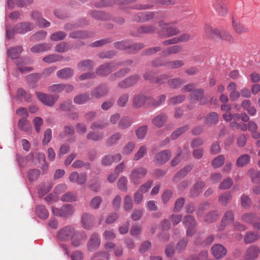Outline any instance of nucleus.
I'll return each instance as SVG.
<instances>
[{
    "instance_id": "c9c22d12",
    "label": "nucleus",
    "mask_w": 260,
    "mask_h": 260,
    "mask_svg": "<svg viewBox=\"0 0 260 260\" xmlns=\"http://www.w3.org/2000/svg\"><path fill=\"white\" fill-rule=\"evenodd\" d=\"M90 99V96L88 93H82L76 96L74 99V102L76 104L81 105Z\"/></svg>"
},
{
    "instance_id": "864d4df0",
    "label": "nucleus",
    "mask_w": 260,
    "mask_h": 260,
    "mask_svg": "<svg viewBox=\"0 0 260 260\" xmlns=\"http://www.w3.org/2000/svg\"><path fill=\"white\" fill-rule=\"evenodd\" d=\"M186 99V96L183 94H180L177 96H174L168 100L169 105H174L177 104H180L182 103L185 99Z\"/></svg>"
},
{
    "instance_id": "a19ab883",
    "label": "nucleus",
    "mask_w": 260,
    "mask_h": 260,
    "mask_svg": "<svg viewBox=\"0 0 260 260\" xmlns=\"http://www.w3.org/2000/svg\"><path fill=\"white\" fill-rule=\"evenodd\" d=\"M122 138V134L119 132H116L112 135L107 140L108 145H114L118 144V141Z\"/></svg>"
},
{
    "instance_id": "a18cd8bd",
    "label": "nucleus",
    "mask_w": 260,
    "mask_h": 260,
    "mask_svg": "<svg viewBox=\"0 0 260 260\" xmlns=\"http://www.w3.org/2000/svg\"><path fill=\"white\" fill-rule=\"evenodd\" d=\"M36 214L41 219H46L48 218L49 213L44 206L39 205L36 207Z\"/></svg>"
},
{
    "instance_id": "13d9d810",
    "label": "nucleus",
    "mask_w": 260,
    "mask_h": 260,
    "mask_svg": "<svg viewBox=\"0 0 260 260\" xmlns=\"http://www.w3.org/2000/svg\"><path fill=\"white\" fill-rule=\"evenodd\" d=\"M77 195L71 192H68L62 195L60 200L63 202H72L76 200Z\"/></svg>"
},
{
    "instance_id": "72a5a7b5",
    "label": "nucleus",
    "mask_w": 260,
    "mask_h": 260,
    "mask_svg": "<svg viewBox=\"0 0 260 260\" xmlns=\"http://www.w3.org/2000/svg\"><path fill=\"white\" fill-rule=\"evenodd\" d=\"M191 167L189 166H186L183 169L178 172L173 177V180L174 182H177L184 176H185L187 173L190 171Z\"/></svg>"
},
{
    "instance_id": "423d86ee",
    "label": "nucleus",
    "mask_w": 260,
    "mask_h": 260,
    "mask_svg": "<svg viewBox=\"0 0 260 260\" xmlns=\"http://www.w3.org/2000/svg\"><path fill=\"white\" fill-rule=\"evenodd\" d=\"M75 130L74 127L70 124H68L64 127V131L61 133L59 137L63 141H67L69 143H72L75 141Z\"/></svg>"
},
{
    "instance_id": "a211bd4d",
    "label": "nucleus",
    "mask_w": 260,
    "mask_h": 260,
    "mask_svg": "<svg viewBox=\"0 0 260 260\" xmlns=\"http://www.w3.org/2000/svg\"><path fill=\"white\" fill-rule=\"evenodd\" d=\"M69 180L72 182L76 183L79 185L84 184L86 182L87 175L85 173L79 174L77 172H74L69 176Z\"/></svg>"
},
{
    "instance_id": "20e7f679",
    "label": "nucleus",
    "mask_w": 260,
    "mask_h": 260,
    "mask_svg": "<svg viewBox=\"0 0 260 260\" xmlns=\"http://www.w3.org/2000/svg\"><path fill=\"white\" fill-rule=\"evenodd\" d=\"M74 209L72 205L67 204L60 208L55 207H52V213L54 216L63 218H68L73 214Z\"/></svg>"
},
{
    "instance_id": "7c9ffc66",
    "label": "nucleus",
    "mask_w": 260,
    "mask_h": 260,
    "mask_svg": "<svg viewBox=\"0 0 260 260\" xmlns=\"http://www.w3.org/2000/svg\"><path fill=\"white\" fill-rule=\"evenodd\" d=\"M184 65V61L182 60H170L165 63V67L170 70L177 69L181 68Z\"/></svg>"
},
{
    "instance_id": "7ed1b4c3",
    "label": "nucleus",
    "mask_w": 260,
    "mask_h": 260,
    "mask_svg": "<svg viewBox=\"0 0 260 260\" xmlns=\"http://www.w3.org/2000/svg\"><path fill=\"white\" fill-rule=\"evenodd\" d=\"M147 169L140 167L133 169L129 175L131 181L135 185L140 183L141 180L145 178L147 174Z\"/></svg>"
},
{
    "instance_id": "412c9836",
    "label": "nucleus",
    "mask_w": 260,
    "mask_h": 260,
    "mask_svg": "<svg viewBox=\"0 0 260 260\" xmlns=\"http://www.w3.org/2000/svg\"><path fill=\"white\" fill-rule=\"evenodd\" d=\"M259 253V248L257 246L252 245L247 248L245 258L246 260H254L258 257Z\"/></svg>"
},
{
    "instance_id": "79ce46f5",
    "label": "nucleus",
    "mask_w": 260,
    "mask_h": 260,
    "mask_svg": "<svg viewBox=\"0 0 260 260\" xmlns=\"http://www.w3.org/2000/svg\"><path fill=\"white\" fill-rule=\"evenodd\" d=\"M250 157L248 154H243L239 156L236 161V165L238 167H243L247 165L250 161Z\"/></svg>"
},
{
    "instance_id": "ea45409f",
    "label": "nucleus",
    "mask_w": 260,
    "mask_h": 260,
    "mask_svg": "<svg viewBox=\"0 0 260 260\" xmlns=\"http://www.w3.org/2000/svg\"><path fill=\"white\" fill-rule=\"evenodd\" d=\"M218 120V115L215 112H211L205 118V123L206 124L212 125L217 123Z\"/></svg>"
},
{
    "instance_id": "0eeeda50",
    "label": "nucleus",
    "mask_w": 260,
    "mask_h": 260,
    "mask_svg": "<svg viewBox=\"0 0 260 260\" xmlns=\"http://www.w3.org/2000/svg\"><path fill=\"white\" fill-rule=\"evenodd\" d=\"M114 46L115 48L118 49H128V52L131 53L137 51L143 48L144 46V45L142 43L135 44L132 45H129L128 43L125 41L117 42L115 43Z\"/></svg>"
},
{
    "instance_id": "9d476101",
    "label": "nucleus",
    "mask_w": 260,
    "mask_h": 260,
    "mask_svg": "<svg viewBox=\"0 0 260 260\" xmlns=\"http://www.w3.org/2000/svg\"><path fill=\"white\" fill-rule=\"evenodd\" d=\"M204 91L201 88L194 89L190 93L189 98L190 99L191 102L195 103L198 101H200L201 105L205 104L207 103L206 101H203L202 99L204 96Z\"/></svg>"
},
{
    "instance_id": "4c0bfd02",
    "label": "nucleus",
    "mask_w": 260,
    "mask_h": 260,
    "mask_svg": "<svg viewBox=\"0 0 260 260\" xmlns=\"http://www.w3.org/2000/svg\"><path fill=\"white\" fill-rule=\"evenodd\" d=\"M184 83V80L180 78H175L168 80V86L172 88L176 89L178 88L181 85Z\"/></svg>"
},
{
    "instance_id": "f03ea898",
    "label": "nucleus",
    "mask_w": 260,
    "mask_h": 260,
    "mask_svg": "<svg viewBox=\"0 0 260 260\" xmlns=\"http://www.w3.org/2000/svg\"><path fill=\"white\" fill-rule=\"evenodd\" d=\"M175 22H166L161 20L158 22V26L161 30L158 31V35L161 37H170L180 34V31L176 27L172 26Z\"/></svg>"
},
{
    "instance_id": "37998d69",
    "label": "nucleus",
    "mask_w": 260,
    "mask_h": 260,
    "mask_svg": "<svg viewBox=\"0 0 260 260\" xmlns=\"http://www.w3.org/2000/svg\"><path fill=\"white\" fill-rule=\"evenodd\" d=\"M71 48V46L68 43L63 42L55 46V51L58 53H63L68 51Z\"/></svg>"
},
{
    "instance_id": "9b49d317",
    "label": "nucleus",
    "mask_w": 260,
    "mask_h": 260,
    "mask_svg": "<svg viewBox=\"0 0 260 260\" xmlns=\"http://www.w3.org/2000/svg\"><path fill=\"white\" fill-rule=\"evenodd\" d=\"M101 239L99 234L97 233L92 234L87 244V249L90 251L97 249L100 246Z\"/></svg>"
},
{
    "instance_id": "b1692460",
    "label": "nucleus",
    "mask_w": 260,
    "mask_h": 260,
    "mask_svg": "<svg viewBox=\"0 0 260 260\" xmlns=\"http://www.w3.org/2000/svg\"><path fill=\"white\" fill-rule=\"evenodd\" d=\"M232 26L238 34H246L249 31V28L246 25L234 20L232 21Z\"/></svg>"
},
{
    "instance_id": "5701e85b",
    "label": "nucleus",
    "mask_w": 260,
    "mask_h": 260,
    "mask_svg": "<svg viewBox=\"0 0 260 260\" xmlns=\"http://www.w3.org/2000/svg\"><path fill=\"white\" fill-rule=\"evenodd\" d=\"M108 91V86L105 84H102L94 88L92 90L91 94L92 96L99 99L106 95Z\"/></svg>"
},
{
    "instance_id": "de8ad7c7",
    "label": "nucleus",
    "mask_w": 260,
    "mask_h": 260,
    "mask_svg": "<svg viewBox=\"0 0 260 260\" xmlns=\"http://www.w3.org/2000/svg\"><path fill=\"white\" fill-rule=\"evenodd\" d=\"M22 51L21 47L17 46L13 48L10 49L8 51V56L12 59L17 58Z\"/></svg>"
},
{
    "instance_id": "774afa93",
    "label": "nucleus",
    "mask_w": 260,
    "mask_h": 260,
    "mask_svg": "<svg viewBox=\"0 0 260 260\" xmlns=\"http://www.w3.org/2000/svg\"><path fill=\"white\" fill-rule=\"evenodd\" d=\"M218 216V214L217 211H212L208 213L205 217V221L208 223H211L215 221Z\"/></svg>"
},
{
    "instance_id": "bb28decb",
    "label": "nucleus",
    "mask_w": 260,
    "mask_h": 260,
    "mask_svg": "<svg viewBox=\"0 0 260 260\" xmlns=\"http://www.w3.org/2000/svg\"><path fill=\"white\" fill-rule=\"evenodd\" d=\"M242 220L253 226L255 221L259 220V217L254 213H246L242 215Z\"/></svg>"
},
{
    "instance_id": "aec40b11",
    "label": "nucleus",
    "mask_w": 260,
    "mask_h": 260,
    "mask_svg": "<svg viewBox=\"0 0 260 260\" xmlns=\"http://www.w3.org/2000/svg\"><path fill=\"white\" fill-rule=\"evenodd\" d=\"M31 18L36 21V24L41 27H47L50 26V23L45 19L42 17L41 14L37 11L31 13Z\"/></svg>"
},
{
    "instance_id": "f8f14e48",
    "label": "nucleus",
    "mask_w": 260,
    "mask_h": 260,
    "mask_svg": "<svg viewBox=\"0 0 260 260\" xmlns=\"http://www.w3.org/2000/svg\"><path fill=\"white\" fill-rule=\"evenodd\" d=\"M211 251L213 256L216 259L222 258L227 253L226 248L220 244H214L211 248Z\"/></svg>"
},
{
    "instance_id": "338daca9",
    "label": "nucleus",
    "mask_w": 260,
    "mask_h": 260,
    "mask_svg": "<svg viewBox=\"0 0 260 260\" xmlns=\"http://www.w3.org/2000/svg\"><path fill=\"white\" fill-rule=\"evenodd\" d=\"M224 159V157L223 155H219L212 160V166L215 168H219L223 164Z\"/></svg>"
},
{
    "instance_id": "58836bf2",
    "label": "nucleus",
    "mask_w": 260,
    "mask_h": 260,
    "mask_svg": "<svg viewBox=\"0 0 260 260\" xmlns=\"http://www.w3.org/2000/svg\"><path fill=\"white\" fill-rule=\"evenodd\" d=\"M166 100V95L164 94L158 96L157 100H154L151 97L150 102H148V105H151L156 107L161 105Z\"/></svg>"
},
{
    "instance_id": "ddd939ff",
    "label": "nucleus",
    "mask_w": 260,
    "mask_h": 260,
    "mask_svg": "<svg viewBox=\"0 0 260 260\" xmlns=\"http://www.w3.org/2000/svg\"><path fill=\"white\" fill-rule=\"evenodd\" d=\"M213 7L219 16H224L228 13V8L224 0H214Z\"/></svg>"
},
{
    "instance_id": "2f4dec72",
    "label": "nucleus",
    "mask_w": 260,
    "mask_h": 260,
    "mask_svg": "<svg viewBox=\"0 0 260 260\" xmlns=\"http://www.w3.org/2000/svg\"><path fill=\"white\" fill-rule=\"evenodd\" d=\"M78 68L82 71L89 70L93 68L94 63L92 60L86 59L81 61L77 65Z\"/></svg>"
},
{
    "instance_id": "4d7b16f0",
    "label": "nucleus",
    "mask_w": 260,
    "mask_h": 260,
    "mask_svg": "<svg viewBox=\"0 0 260 260\" xmlns=\"http://www.w3.org/2000/svg\"><path fill=\"white\" fill-rule=\"evenodd\" d=\"M109 254L105 251H99L94 253L91 260H109Z\"/></svg>"
},
{
    "instance_id": "c85d7f7f",
    "label": "nucleus",
    "mask_w": 260,
    "mask_h": 260,
    "mask_svg": "<svg viewBox=\"0 0 260 260\" xmlns=\"http://www.w3.org/2000/svg\"><path fill=\"white\" fill-rule=\"evenodd\" d=\"M74 73V70L70 68H64L58 71L56 75L59 78L68 79L71 78Z\"/></svg>"
},
{
    "instance_id": "2eb2a0df",
    "label": "nucleus",
    "mask_w": 260,
    "mask_h": 260,
    "mask_svg": "<svg viewBox=\"0 0 260 260\" xmlns=\"http://www.w3.org/2000/svg\"><path fill=\"white\" fill-rule=\"evenodd\" d=\"M151 96L139 94L134 96L133 99V106L136 108H140L144 105H148V102H150Z\"/></svg>"
},
{
    "instance_id": "f257e3e1",
    "label": "nucleus",
    "mask_w": 260,
    "mask_h": 260,
    "mask_svg": "<svg viewBox=\"0 0 260 260\" xmlns=\"http://www.w3.org/2000/svg\"><path fill=\"white\" fill-rule=\"evenodd\" d=\"M205 30L206 34L211 38H216L230 44L234 43L235 40L233 35L227 30L219 29L207 25L205 27Z\"/></svg>"
},
{
    "instance_id": "39448f33",
    "label": "nucleus",
    "mask_w": 260,
    "mask_h": 260,
    "mask_svg": "<svg viewBox=\"0 0 260 260\" xmlns=\"http://www.w3.org/2000/svg\"><path fill=\"white\" fill-rule=\"evenodd\" d=\"M75 229L71 225H66L60 229L57 233L56 237L58 241H67L75 233Z\"/></svg>"
},
{
    "instance_id": "052dcab7",
    "label": "nucleus",
    "mask_w": 260,
    "mask_h": 260,
    "mask_svg": "<svg viewBox=\"0 0 260 260\" xmlns=\"http://www.w3.org/2000/svg\"><path fill=\"white\" fill-rule=\"evenodd\" d=\"M232 197L230 193H224L219 197L218 201L220 204L226 206L228 202L232 199Z\"/></svg>"
},
{
    "instance_id": "393cba45",
    "label": "nucleus",
    "mask_w": 260,
    "mask_h": 260,
    "mask_svg": "<svg viewBox=\"0 0 260 260\" xmlns=\"http://www.w3.org/2000/svg\"><path fill=\"white\" fill-rule=\"evenodd\" d=\"M71 239L72 245L75 247H78L86 239V236L84 234H82L75 231V233L72 235Z\"/></svg>"
},
{
    "instance_id": "e433bc0d",
    "label": "nucleus",
    "mask_w": 260,
    "mask_h": 260,
    "mask_svg": "<svg viewBox=\"0 0 260 260\" xmlns=\"http://www.w3.org/2000/svg\"><path fill=\"white\" fill-rule=\"evenodd\" d=\"M26 119L25 118L20 119L19 120L18 126L20 130L25 132H28L31 130V126Z\"/></svg>"
},
{
    "instance_id": "c03bdc74",
    "label": "nucleus",
    "mask_w": 260,
    "mask_h": 260,
    "mask_svg": "<svg viewBox=\"0 0 260 260\" xmlns=\"http://www.w3.org/2000/svg\"><path fill=\"white\" fill-rule=\"evenodd\" d=\"M234 219L233 212L231 211H228L224 213L221 221V225L225 226L227 224L233 221Z\"/></svg>"
},
{
    "instance_id": "a878e982",
    "label": "nucleus",
    "mask_w": 260,
    "mask_h": 260,
    "mask_svg": "<svg viewBox=\"0 0 260 260\" xmlns=\"http://www.w3.org/2000/svg\"><path fill=\"white\" fill-rule=\"evenodd\" d=\"M51 44L49 43H40L34 45L30 51L34 53H39L50 50Z\"/></svg>"
},
{
    "instance_id": "cd10ccee",
    "label": "nucleus",
    "mask_w": 260,
    "mask_h": 260,
    "mask_svg": "<svg viewBox=\"0 0 260 260\" xmlns=\"http://www.w3.org/2000/svg\"><path fill=\"white\" fill-rule=\"evenodd\" d=\"M157 28L154 25H143L137 29L136 36L142 34H153L156 31Z\"/></svg>"
},
{
    "instance_id": "49530a36",
    "label": "nucleus",
    "mask_w": 260,
    "mask_h": 260,
    "mask_svg": "<svg viewBox=\"0 0 260 260\" xmlns=\"http://www.w3.org/2000/svg\"><path fill=\"white\" fill-rule=\"evenodd\" d=\"M132 123L130 118L127 116L122 117L119 121L118 127L121 129L127 128L131 125Z\"/></svg>"
},
{
    "instance_id": "0e129e2a",
    "label": "nucleus",
    "mask_w": 260,
    "mask_h": 260,
    "mask_svg": "<svg viewBox=\"0 0 260 260\" xmlns=\"http://www.w3.org/2000/svg\"><path fill=\"white\" fill-rule=\"evenodd\" d=\"M188 129L189 127L187 125H185L181 127H179L177 130H176L175 131L172 133L171 135V138H172V139H175Z\"/></svg>"
},
{
    "instance_id": "8fccbe9b",
    "label": "nucleus",
    "mask_w": 260,
    "mask_h": 260,
    "mask_svg": "<svg viewBox=\"0 0 260 260\" xmlns=\"http://www.w3.org/2000/svg\"><path fill=\"white\" fill-rule=\"evenodd\" d=\"M62 56L55 54H52L45 56L43 58V60L46 63H53L56 61L61 60L62 59Z\"/></svg>"
},
{
    "instance_id": "f704fd0d",
    "label": "nucleus",
    "mask_w": 260,
    "mask_h": 260,
    "mask_svg": "<svg viewBox=\"0 0 260 260\" xmlns=\"http://www.w3.org/2000/svg\"><path fill=\"white\" fill-rule=\"evenodd\" d=\"M247 175L251 178V181L253 183L258 184L260 183V171L255 170L253 169H250L247 172Z\"/></svg>"
},
{
    "instance_id": "1a4fd4ad",
    "label": "nucleus",
    "mask_w": 260,
    "mask_h": 260,
    "mask_svg": "<svg viewBox=\"0 0 260 260\" xmlns=\"http://www.w3.org/2000/svg\"><path fill=\"white\" fill-rule=\"evenodd\" d=\"M119 65V62L106 63L101 66L96 71V73L101 76H105L111 73Z\"/></svg>"
},
{
    "instance_id": "09e8293b",
    "label": "nucleus",
    "mask_w": 260,
    "mask_h": 260,
    "mask_svg": "<svg viewBox=\"0 0 260 260\" xmlns=\"http://www.w3.org/2000/svg\"><path fill=\"white\" fill-rule=\"evenodd\" d=\"M205 184L203 181L197 182L191 190V194L192 197H196L201 192L202 189L205 187Z\"/></svg>"
},
{
    "instance_id": "5fc2aeb1",
    "label": "nucleus",
    "mask_w": 260,
    "mask_h": 260,
    "mask_svg": "<svg viewBox=\"0 0 260 260\" xmlns=\"http://www.w3.org/2000/svg\"><path fill=\"white\" fill-rule=\"evenodd\" d=\"M130 72V69L128 68H123L120 70L119 71L114 73L110 77V80L111 81H115L118 78L122 77L124 76L125 74L129 73Z\"/></svg>"
},
{
    "instance_id": "473e14b6",
    "label": "nucleus",
    "mask_w": 260,
    "mask_h": 260,
    "mask_svg": "<svg viewBox=\"0 0 260 260\" xmlns=\"http://www.w3.org/2000/svg\"><path fill=\"white\" fill-rule=\"evenodd\" d=\"M260 237L257 233L253 232H248L244 236V241L246 244L254 242Z\"/></svg>"
},
{
    "instance_id": "dca6fc26",
    "label": "nucleus",
    "mask_w": 260,
    "mask_h": 260,
    "mask_svg": "<svg viewBox=\"0 0 260 260\" xmlns=\"http://www.w3.org/2000/svg\"><path fill=\"white\" fill-rule=\"evenodd\" d=\"M171 154L168 150H164L158 152L153 159L154 163L158 165H162L170 158Z\"/></svg>"
},
{
    "instance_id": "4be33fe9",
    "label": "nucleus",
    "mask_w": 260,
    "mask_h": 260,
    "mask_svg": "<svg viewBox=\"0 0 260 260\" xmlns=\"http://www.w3.org/2000/svg\"><path fill=\"white\" fill-rule=\"evenodd\" d=\"M33 25L29 22L20 23L16 25L13 31L15 33L25 34L33 29Z\"/></svg>"
},
{
    "instance_id": "69168bd1",
    "label": "nucleus",
    "mask_w": 260,
    "mask_h": 260,
    "mask_svg": "<svg viewBox=\"0 0 260 260\" xmlns=\"http://www.w3.org/2000/svg\"><path fill=\"white\" fill-rule=\"evenodd\" d=\"M46 36V31L43 30L39 31L31 36V40L34 41H39L44 39Z\"/></svg>"
},
{
    "instance_id": "e2e57ef3",
    "label": "nucleus",
    "mask_w": 260,
    "mask_h": 260,
    "mask_svg": "<svg viewBox=\"0 0 260 260\" xmlns=\"http://www.w3.org/2000/svg\"><path fill=\"white\" fill-rule=\"evenodd\" d=\"M67 35L65 32L61 31H56L53 33L50 36V40L53 41H58L65 39Z\"/></svg>"
},
{
    "instance_id": "bf43d9fd",
    "label": "nucleus",
    "mask_w": 260,
    "mask_h": 260,
    "mask_svg": "<svg viewBox=\"0 0 260 260\" xmlns=\"http://www.w3.org/2000/svg\"><path fill=\"white\" fill-rule=\"evenodd\" d=\"M183 224L185 228L196 226V222L192 216L190 215H187L184 216L183 219Z\"/></svg>"
},
{
    "instance_id": "3c124183",
    "label": "nucleus",
    "mask_w": 260,
    "mask_h": 260,
    "mask_svg": "<svg viewBox=\"0 0 260 260\" xmlns=\"http://www.w3.org/2000/svg\"><path fill=\"white\" fill-rule=\"evenodd\" d=\"M102 201L103 199L102 197L100 196H95L90 200L89 202V206L93 209H97L99 208Z\"/></svg>"
},
{
    "instance_id": "6e6552de",
    "label": "nucleus",
    "mask_w": 260,
    "mask_h": 260,
    "mask_svg": "<svg viewBox=\"0 0 260 260\" xmlns=\"http://www.w3.org/2000/svg\"><path fill=\"white\" fill-rule=\"evenodd\" d=\"M36 94L42 103L50 107L53 106L58 99V96L45 94L40 92H36Z\"/></svg>"
},
{
    "instance_id": "6e6d98bb",
    "label": "nucleus",
    "mask_w": 260,
    "mask_h": 260,
    "mask_svg": "<svg viewBox=\"0 0 260 260\" xmlns=\"http://www.w3.org/2000/svg\"><path fill=\"white\" fill-rule=\"evenodd\" d=\"M89 14L91 17L96 19L106 20L109 18L108 15L99 11H92Z\"/></svg>"
},
{
    "instance_id": "f3484780",
    "label": "nucleus",
    "mask_w": 260,
    "mask_h": 260,
    "mask_svg": "<svg viewBox=\"0 0 260 260\" xmlns=\"http://www.w3.org/2000/svg\"><path fill=\"white\" fill-rule=\"evenodd\" d=\"M94 216L88 213L82 214L81 217V224L83 228L90 230L94 224Z\"/></svg>"
},
{
    "instance_id": "4468645a",
    "label": "nucleus",
    "mask_w": 260,
    "mask_h": 260,
    "mask_svg": "<svg viewBox=\"0 0 260 260\" xmlns=\"http://www.w3.org/2000/svg\"><path fill=\"white\" fill-rule=\"evenodd\" d=\"M139 79V75H133L119 82L118 86L120 88H127L134 85Z\"/></svg>"
},
{
    "instance_id": "c756f323",
    "label": "nucleus",
    "mask_w": 260,
    "mask_h": 260,
    "mask_svg": "<svg viewBox=\"0 0 260 260\" xmlns=\"http://www.w3.org/2000/svg\"><path fill=\"white\" fill-rule=\"evenodd\" d=\"M167 116L165 113H160L156 116L152 120L153 125L157 127L163 126L167 121Z\"/></svg>"
},
{
    "instance_id": "603ef678",
    "label": "nucleus",
    "mask_w": 260,
    "mask_h": 260,
    "mask_svg": "<svg viewBox=\"0 0 260 260\" xmlns=\"http://www.w3.org/2000/svg\"><path fill=\"white\" fill-rule=\"evenodd\" d=\"M127 178L124 176L121 177L117 183V187L121 191L125 192L127 190Z\"/></svg>"
},
{
    "instance_id": "6ab92c4d",
    "label": "nucleus",
    "mask_w": 260,
    "mask_h": 260,
    "mask_svg": "<svg viewBox=\"0 0 260 260\" xmlns=\"http://www.w3.org/2000/svg\"><path fill=\"white\" fill-rule=\"evenodd\" d=\"M155 15L154 12H139L134 16V20L138 22H146L153 19Z\"/></svg>"
},
{
    "instance_id": "680f3d73",
    "label": "nucleus",
    "mask_w": 260,
    "mask_h": 260,
    "mask_svg": "<svg viewBox=\"0 0 260 260\" xmlns=\"http://www.w3.org/2000/svg\"><path fill=\"white\" fill-rule=\"evenodd\" d=\"M104 134L102 132H89L87 135L88 140L97 141L103 139Z\"/></svg>"
}]
</instances>
